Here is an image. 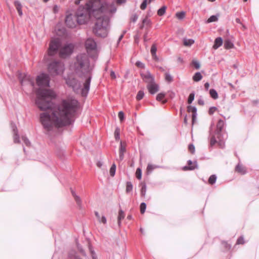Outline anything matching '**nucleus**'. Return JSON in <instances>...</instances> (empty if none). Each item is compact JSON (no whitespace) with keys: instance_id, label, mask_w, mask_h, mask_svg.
Masks as SVG:
<instances>
[{"instance_id":"8","label":"nucleus","mask_w":259,"mask_h":259,"mask_svg":"<svg viewBox=\"0 0 259 259\" xmlns=\"http://www.w3.org/2000/svg\"><path fill=\"white\" fill-rule=\"evenodd\" d=\"M18 73L19 79L22 85L29 84L32 87L34 86L33 79L30 75L25 73H22L19 72H18Z\"/></svg>"},{"instance_id":"13","label":"nucleus","mask_w":259,"mask_h":259,"mask_svg":"<svg viewBox=\"0 0 259 259\" xmlns=\"http://www.w3.org/2000/svg\"><path fill=\"white\" fill-rule=\"evenodd\" d=\"M85 46L88 53L94 51L96 52L97 50V44L94 39L92 38H88L85 42Z\"/></svg>"},{"instance_id":"12","label":"nucleus","mask_w":259,"mask_h":259,"mask_svg":"<svg viewBox=\"0 0 259 259\" xmlns=\"http://www.w3.org/2000/svg\"><path fill=\"white\" fill-rule=\"evenodd\" d=\"M140 75L143 81L147 84L155 81L154 76L151 74L149 70L141 72Z\"/></svg>"},{"instance_id":"32","label":"nucleus","mask_w":259,"mask_h":259,"mask_svg":"<svg viewBox=\"0 0 259 259\" xmlns=\"http://www.w3.org/2000/svg\"><path fill=\"white\" fill-rule=\"evenodd\" d=\"M147 187L145 184H142V187L141 189V195L142 197H145L146 193Z\"/></svg>"},{"instance_id":"2","label":"nucleus","mask_w":259,"mask_h":259,"mask_svg":"<svg viewBox=\"0 0 259 259\" xmlns=\"http://www.w3.org/2000/svg\"><path fill=\"white\" fill-rule=\"evenodd\" d=\"M72 67L76 74L84 80L83 87L81 89V94L82 96L85 97L90 90L94 65L90 64L87 54H80L76 57Z\"/></svg>"},{"instance_id":"28","label":"nucleus","mask_w":259,"mask_h":259,"mask_svg":"<svg viewBox=\"0 0 259 259\" xmlns=\"http://www.w3.org/2000/svg\"><path fill=\"white\" fill-rule=\"evenodd\" d=\"M124 218V213L123 210L120 209L118 213V224L119 226L120 225L121 221Z\"/></svg>"},{"instance_id":"58","label":"nucleus","mask_w":259,"mask_h":259,"mask_svg":"<svg viewBox=\"0 0 259 259\" xmlns=\"http://www.w3.org/2000/svg\"><path fill=\"white\" fill-rule=\"evenodd\" d=\"M217 108L215 107H211L209 109V114L212 115L213 114L214 111L217 110Z\"/></svg>"},{"instance_id":"35","label":"nucleus","mask_w":259,"mask_h":259,"mask_svg":"<svg viewBox=\"0 0 259 259\" xmlns=\"http://www.w3.org/2000/svg\"><path fill=\"white\" fill-rule=\"evenodd\" d=\"M166 9V7L164 6H162L160 9H159L157 11L158 15L161 16H163L165 13Z\"/></svg>"},{"instance_id":"42","label":"nucleus","mask_w":259,"mask_h":259,"mask_svg":"<svg viewBox=\"0 0 259 259\" xmlns=\"http://www.w3.org/2000/svg\"><path fill=\"white\" fill-rule=\"evenodd\" d=\"M157 47L155 44L152 45L151 48V53L152 56H155V54H156Z\"/></svg>"},{"instance_id":"11","label":"nucleus","mask_w":259,"mask_h":259,"mask_svg":"<svg viewBox=\"0 0 259 259\" xmlns=\"http://www.w3.org/2000/svg\"><path fill=\"white\" fill-rule=\"evenodd\" d=\"M60 43L58 40H53L50 42L48 54L49 56H53L57 53Z\"/></svg>"},{"instance_id":"38","label":"nucleus","mask_w":259,"mask_h":259,"mask_svg":"<svg viewBox=\"0 0 259 259\" xmlns=\"http://www.w3.org/2000/svg\"><path fill=\"white\" fill-rule=\"evenodd\" d=\"M217 180V176L215 175H212L210 176L208 179V182L210 184L213 185L214 184Z\"/></svg>"},{"instance_id":"34","label":"nucleus","mask_w":259,"mask_h":259,"mask_svg":"<svg viewBox=\"0 0 259 259\" xmlns=\"http://www.w3.org/2000/svg\"><path fill=\"white\" fill-rule=\"evenodd\" d=\"M209 94L210 96L214 99H216L218 98V93L214 89H210L209 91Z\"/></svg>"},{"instance_id":"10","label":"nucleus","mask_w":259,"mask_h":259,"mask_svg":"<svg viewBox=\"0 0 259 259\" xmlns=\"http://www.w3.org/2000/svg\"><path fill=\"white\" fill-rule=\"evenodd\" d=\"M66 84L71 87L74 92H77L81 89V84L74 78H68L66 79Z\"/></svg>"},{"instance_id":"25","label":"nucleus","mask_w":259,"mask_h":259,"mask_svg":"<svg viewBox=\"0 0 259 259\" xmlns=\"http://www.w3.org/2000/svg\"><path fill=\"white\" fill-rule=\"evenodd\" d=\"M194 43V40L193 39L184 38L183 44L186 47H190Z\"/></svg>"},{"instance_id":"23","label":"nucleus","mask_w":259,"mask_h":259,"mask_svg":"<svg viewBox=\"0 0 259 259\" xmlns=\"http://www.w3.org/2000/svg\"><path fill=\"white\" fill-rule=\"evenodd\" d=\"M14 5L16 7V9L18 11L19 15L20 16H22L23 15V12L22 10V5L20 2L17 1L14 2Z\"/></svg>"},{"instance_id":"19","label":"nucleus","mask_w":259,"mask_h":259,"mask_svg":"<svg viewBox=\"0 0 259 259\" xmlns=\"http://www.w3.org/2000/svg\"><path fill=\"white\" fill-rule=\"evenodd\" d=\"M125 150H126V149H125V146H124L122 145V143L121 142H120V147H119V159H118V160L119 161H121L123 159V158H124V152H125Z\"/></svg>"},{"instance_id":"4","label":"nucleus","mask_w":259,"mask_h":259,"mask_svg":"<svg viewBox=\"0 0 259 259\" xmlns=\"http://www.w3.org/2000/svg\"><path fill=\"white\" fill-rule=\"evenodd\" d=\"M97 20L93 28L94 33L98 37H106L109 30V18L106 16H97Z\"/></svg>"},{"instance_id":"33","label":"nucleus","mask_w":259,"mask_h":259,"mask_svg":"<svg viewBox=\"0 0 259 259\" xmlns=\"http://www.w3.org/2000/svg\"><path fill=\"white\" fill-rule=\"evenodd\" d=\"M185 14H186V13L185 12L181 11V12H177L176 14V16L178 19H179L180 20H182L185 18Z\"/></svg>"},{"instance_id":"5","label":"nucleus","mask_w":259,"mask_h":259,"mask_svg":"<svg viewBox=\"0 0 259 259\" xmlns=\"http://www.w3.org/2000/svg\"><path fill=\"white\" fill-rule=\"evenodd\" d=\"M97 10L96 11V16L99 13H104L105 14H111L115 13L116 8L114 3H101L98 6L96 7Z\"/></svg>"},{"instance_id":"52","label":"nucleus","mask_w":259,"mask_h":259,"mask_svg":"<svg viewBox=\"0 0 259 259\" xmlns=\"http://www.w3.org/2000/svg\"><path fill=\"white\" fill-rule=\"evenodd\" d=\"M244 238H243V236H241L237 239L236 244H244Z\"/></svg>"},{"instance_id":"20","label":"nucleus","mask_w":259,"mask_h":259,"mask_svg":"<svg viewBox=\"0 0 259 259\" xmlns=\"http://www.w3.org/2000/svg\"><path fill=\"white\" fill-rule=\"evenodd\" d=\"M12 127L14 132V142L15 143H19L20 142V140L17 127L15 124L12 125Z\"/></svg>"},{"instance_id":"17","label":"nucleus","mask_w":259,"mask_h":259,"mask_svg":"<svg viewBox=\"0 0 259 259\" xmlns=\"http://www.w3.org/2000/svg\"><path fill=\"white\" fill-rule=\"evenodd\" d=\"M225 126V122L222 119H220L217 124V130L215 134L217 135H222V130Z\"/></svg>"},{"instance_id":"45","label":"nucleus","mask_w":259,"mask_h":259,"mask_svg":"<svg viewBox=\"0 0 259 259\" xmlns=\"http://www.w3.org/2000/svg\"><path fill=\"white\" fill-rule=\"evenodd\" d=\"M146 208V204L145 202H142L140 205V211L142 214H143Z\"/></svg>"},{"instance_id":"14","label":"nucleus","mask_w":259,"mask_h":259,"mask_svg":"<svg viewBox=\"0 0 259 259\" xmlns=\"http://www.w3.org/2000/svg\"><path fill=\"white\" fill-rule=\"evenodd\" d=\"M65 23L66 25L70 28H74L77 23L75 16L72 14L68 15L66 17Z\"/></svg>"},{"instance_id":"1","label":"nucleus","mask_w":259,"mask_h":259,"mask_svg":"<svg viewBox=\"0 0 259 259\" xmlns=\"http://www.w3.org/2000/svg\"><path fill=\"white\" fill-rule=\"evenodd\" d=\"M36 94L35 103L37 107L42 111L49 110L40 114V121L46 134L49 135L53 131L54 126L61 127L73 122L78 106L76 100L68 98L56 106L52 100L56 95L52 90L39 88Z\"/></svg>"},{"instance_id":"16","label":"nucleus","mask_w":259,"mask_h":259,"mask_svg":"<svg viewBox=\"0 0 259 259\" xmlns=\"http://www.w3.org/2000/svg\"><path fill=\"white\" fill-rule=\"evenodd\" d=\"M189 166H185L183 169L184 170H192L195 168H197L198 165L196 161L193 162L191 160L188 161Z\"/></svg>"},{"instance_id":"48","label":"nucleus","mask_w":259,"mask_h":259,"mask_svg":"<svg viewBox=\"0 0 259 259\" xmlns=\"http://www.w3.org/2000/svg\"><path fill=\"white\" fill-rule=\"evenodd\" d=\"M188 149L189 151L192 153L194 154L195 153V147L193 144H191L189 145Z\"/></svg>"},{"instance_id":"30","label":"nucleus","mask_w":259,"mask_h":259,"mask_svg":"<svg viewBox=\"0 0 259 259\" xmlns=\"http://www.w3.org/2000/svg\"><path fill=\"white\" fill-rule=\"evenodd\" d=\"M133 189V184L131 182H127L126 183V193H129L132 191Z\"/></svg>"},{"instance_id":"56","label":"nucleus","mask_w":259,"mask_h":259,"mask_svg":"<svg viewBox=\"0 0 259 259\" xmlns=\"http://www.w3.org/2000/svg\"><path fill=\"white\" fill-rule=\"evenodd\" d=\"M115 138L116 140L119 139V130L118 128L115 131Z\"/></svg>"},{"instance_id":"61","label":"nucleus","mask_w":259,"mask_h":259,"mask_svg":"<svg viewBox=\"0 0 259 259\" xmlns=\"http://www.w3.org/2000/svg\"><path fill=\"white\" fill-rule=\"evenodd\" d=\"M198 103L199 105H203L204 104V102L203 100L201 98H200L198 100Z\"/></svg>"},{"instance_id":"62","label":"nucleus","mask_w":259,"mask_h":259,"mask_svg":"<svg viewBox=\"0 0 259 259\" xmlns=\"http://www.w3.org/2000/svg\"><path fill=\"white\" fill-rule=\"evenodd\" d=\"M110 76L113 79H115L116 78V75H115V72L113 71H111L110 72Z\"/></svg>"},{"instance_id":"59","label":"nucleus","mask_w":259,"mask_h":259,"mask_svg":"<svg viewBox=\"0 0 259 259\" xmlns=\"http://www.w3.org/2000/svg\"><path fill=\"white\" fill-rule=\"evenodd\" d=\"M235 22L237 23H238V24H241L242 26V27L245 29H246V27L241 22V21L240 20V19L239 18H236L235 19Z\"/></svg>"},{"instance_id":"47","label":"nucleus","mask_w":259,"mask_h":259,"mask_svg":"<svg viewBox=\"0 0 259 259\" xmlns=\"http://www.w3.org/2000/svg\"><path fill=\"white\" fill-rule=\"evenodd\" d=\"M22 140L23 141V142L25 144L26 146H29L30 144V142L29 141V140L27 139V137L23 136L22 137Z\"/></svg>"},{"instance_id":"63","label":"nucleus","mask_w":259,"mask_h":259,"mask_svg":"<svg viewBox=\"0 0 259 259\" xmlns=\"http://www.w3.org/2000/svg\"><path fill=\"white\" fill-rule=\"evenodd\" d=\"M126 0H117L116 3L118 5L124 4L126 2Z\"/></svg>"},{"instance_id":"64","label":"nucleus","mask_w":259,"mask_h":259,"mask_svg":"<svg viewBox=\"0 0 259 259\" xmlns=\"http://www.w3.org/2000/svg\"><path fill=\"white\" fill-rule=\"evenodd\" d=\"M204 87L206 90H208L209 87V84L208 82H206L204 84Z\"/></svg>"},{"instance_id":"46","label":"nucleus","mask_w":259,"mask_h":259,"mask_svg":"<svg viewBox=\"0 0 259 259\" xmlns=\"http://www.w3.org/2000/svg\"><path fill=\"white\" fill-rule=\"evenodd\" d=\"M195 97V93L194 92L191 93L189 96L188 103V104H191L194 99Z\"/></svg>"},{"instance_id":"26","label":"nucleus","mask_w":259,"mask_h":259,"mask_svg":"<svg viewBox=\"0 0 259 259\" xmlns=\"http://www.w3.org/2000/svg\"><path fill=\"white\" fill-rule=\"evenodd\" d=\"M71 193H72V195L74 196V199H75L77 204L80 207L81 205V200L80 198L78 196L76 195V194L74 191L72 190Z\"/></svg>"},{"instance_id":"9","label":"nucleus","mask_w":259,"mask_h":259,"mask_svg":"<svg viewBox=\"0 0 259 259\" xmlns=\"http://www.w3.org/2000/svg\"><path fill=\"white\" fill-rule=\"evenodd\" d=\"M74 45L72 44L65 45L60 50V56L61 57L65 58L70 56L73 52Z\"/></svg>"},{"instance_id":"6","label":"nucleus","mask_w":259,"mask_h":259,"mask_svg":"<svg viewBox=\"0 0 259 259\" xmlns=\"http://www.w3.org/2000/svg\"><path fill=\"white\" fill-rule=\"evenodd\" d=\"M48 70L52 75H58L63 72L64 65L61 61H54L49 64Z\"/></svg>"},{"instance_id":"60","label":"nucleus","mask_w":259,"mask_h":259,"mask_svg":"<svg viewBox=\"0 0 259 259\" xmlns=\"http://www.w3.org/2000/svg\"><path fill=\"white\" fill-rule=\"evenodd\" d=\"M101 223H103V224H105L107 222L106 218L105 216H102L99 221Z\"/></svg>"},{"instance_id":"39","label":"nucleus","mask_w":259,"mask_h":259,"mask_svg":"<svg viewBox=\"0 0 259 259\" xmlns=\"http://www.w3.org/2000/svg\"><path fill=\"white\" fill-rule=\"evenodd\" d=\"M115 171H116V165L115 164L113 163L110 169V175L111 177H114V175H115Z\"/></svg>"},{"instance_id":"18","label":"nucleus","mask_w":259,"mask_h":259,"mask_svg":"<svg viewBox=\"0 0 259 259\" xmlns=\"http://www.w3.org/2000/svg\"><path fill=\"white\" fill-rule=\"evenodd\" d=\"M235 171L241 175H244L246 173V169L245 167L240 163H238V164L236 166Z\"/></svg>"},{"instance_id":"51","label":"nucleus","mask_w":259,"mask_h":259,"mask_svg":"<svg viewBox=\"0 0 259 259\" xmlns=\"http://www.w3.org/2000/svg\"><path fill=\"white\" fill-rule=\"evenodd\" d=\"M136 65L137 67L141 68H144L145 67V64L139 61H137V62L136 63Z\"/></svg>"},{"instance_id":"40","label":"nucleus","mask_w":259,"mask_h":259,"mask_svg":"<svg viewBox=\"0 0 259 259\" xmlns=\"http://www.w3.org/2000/svg\"><path fill=\"white\" fill-rule=\"evenodd\" d=\"M158 167V166H156V165H153V164H149L147 166V172H151L152 171L156 168Z\"/></svg>"},{"instance_id":"36","label":"nucleus","mask_w":259,"mask_h":259,"mask_svg":"<svg viewBox=\"0 0 259 259\" xmlns=\"http://www.w3.org/2000/svg\"><path fill=\"white\" fill-rule=\"evenodd\" d=\"M144 96V92L143 90H140L138 92V94L136 96V99L138 101H140L143 99Z\"/></svg>"},{"instance_id":"55","label":"nucleus","mask_w":259,"mask_h":259,"mask_svg":"<svg viewBox=\"0 0 259 259\" xmlns=\"http://www.w3.org/2000/svg\"><path fill=\"white\" fill-rule=\"evenodd\" d=\"M102 0H92V1H90V2H92L93 3L94 7L96 8V3L98 4V5H99V4L100 5L101 3L102 2Z\"/></svg>"},{"instance_id":"53","label":"nucleus","mask_w":259,"mask_h":259,"mask_svg":"<svg viewBox=\"0 0 259 259\" xmlns=\"http://www.w3.org/2000/svg\"><path fill=\"white\" fill-rule=\"evenodd\" d=\"M118 117L121 121H122L124 118V113L122 111H120L118 113Z\"/></svg>"},{"instance_id":"22","label":"nucleus","mask_w":259,"mask_h":259,"mask_svg":"<svg viewBox=\"0 0 259 259\" xmlns=\"http://www.w3.org/2000/svg\"><path fill=\"white\" fill-rule=\"evenodd\" d=\"M222 44H223L222 38L220 37H217L214 40V43L213 46V48L214 49H217L220 46H221L222 45Z\"/></svg>"},{"instance_id":"54","label":"nucleus","mask_w":259,"mask_h":259,"mask_svg":"<svg viewBox=\"0 0 259 259\" xmlns=\"http://www.w3.org/2000/svg\"><path fill=\"white\" fill-rule=\"evenodd\" d=\"M193 64L194 65V67L196 69H199L200 65L198 61H193L192 62Z\"/></svg>"},{"instance_id":"41","label":"nucleus","mask_w":259,"mask_h":259,"mask_svg":"<svg viewBox=\"0 0 259 259\" xmlns=\"http://www.w3.org/2000/svg\"><path fill=\"white\" fill-rule=\"evenodd\" d=\"M216 143H218V141L214 136H213L210 140V147H212Z\"/></svg>"},{"instance_id":"31","label":"nucleus","mask_w":259,"mask_h":259,"mask_svg":"<svg viewBox=\"0 0 259 259\" xmlns=\"http://www.w3.org/2000/svg\"><path fill=\"white\" fill-rule=\"evenodd\" d=\"M219 16V14H218L217 15L211 16L207 20V22L211 23V22H213L218 21Z\"/></svg>"},{"instance_id":"50","label":"nucleus","mask_w":259,"mask_h":259,"mask_svg":"<svg viewBox=\"0 0 259 259\" xmlns=\"http://www.w3.org/2000/svg\"><path fill=\"white\" fill-rule=\"evenodd\" d=\"M147 0H143L142 3L140 6V8L142 10H145L147 7Z\"/></svg>"},{"instance_id":"43","label":"nucleus","mask_w":259,"mask_h":259,"mask_svg":"<svg viewBox=\"0 0 259 259\" xmlns=\"http://www.w3.org/2000/svg\"><path fill=\"white\" fill-rule=\"evenodd\" d=\"M165 94L163 93H160L158 94L156 96V100L158 101H161L165 97Z\"/></svg>"},{"instance_id":"44","label":"nucleus","mask_w":259,"mask_h":259,"mask_svg":"<svg viewBox=\"0 0 259 259\" xmlns=\"http://www.w3.org/2000/svg\"><path fill=\"white\" fill-rule=\"evenodd\" d=\"M136 177L138 179L141 180L142 177V170L140 168H138L136 172Z\"/></svg>"},{"instance_id":"24","label":"nucleus","mask_w":259,"mask_h":259,"mask_svg":"<svg viewBox=\"0 0 259 259\" xmlns=\"http://www.w3.org/2000/svg\"><path fill=\"white\" fill-rule=\"evenodd\" d=\"M187 110L189 112L193 113L192 119H193V120H194L195 115L196 114V111H197L196 108L194 106H188L187 107Z\"/></svg>"},{"instance_id":"15","label":"nucleus","mask_w":259,"mask_h":259,"mask_svg":"<svg viewBox=\"0 0 259 259\" xmlns=\"http://www.w3.org/2000/svg\"><path fill=\"white\" fill-rule=\"evenodd\" d=\"M147 88L149 92L152 94H155L159 91V85L155 83V81L147 85Z\"/></svg>"},{"instance_id":"29","label":"nucleus","mask_w":259,"mask_h":259,"mask_svg":"<svg viewBox=\"0 0 259 259\" xmlns=\"http://www.w3.org/2000/svg\"><path fill=\"white\" fill-rule=\"evenodd\" d=\"M234 47L233 44L230 40H226L224 42V47L225 49H229Z\"/></svg>"},{"instance_id":"37","label":"nucleus","mask_w":259,"mask_h":259,"mask_svg":"<svg viewBox=\"0 0 259 259\" xmlns=\"http://www.w3.org/2000/svg\"><path fill=\"white\" fill-rule=\"evenodd\" d=\"M165 80L170 83L173 81V77L169 73L167 72L165 74Z\"/></svg>"},{"instance_id":"21","label":"nucleus","mask_w":259,"mask_h":259,"mask_svg":"<svg viewBox=\"0 0 259 259\" xmlns=\"http://www.w3.org/2000/svg\"><path fill=\"white\" fill-rule=\"evenodd\" d=\"M217 138L218 139V144L221 148H223L225 147L224 140L227 137L224 138L223 135H217Z\"/></svg>"},{"instance_id":"57","label":"nucleus","mask_w":259,"mask_h":259,"mask_svg":"<svg viewBox=\"0 0 259 259\" xmlns=\"http://www.w3.org/2000/svg\"><path fill=\"white\" fill-rule=\"evenodd\" d=\"M138 19V16L135 14L131 17V21L133 22H135Z\"/></svg>"},{"instance_id":"49","label":"nucleus","mask_w":259,"mask_h":259,"mask_svg":"<svg viewBox=\"0 0 259 259\" xmlns=\"http://www.w3.org/2000/svg\"><path fill=\"white\" fill-rule=\"evenodd\" d=\"M143 23L144 25H150L151 24V20L148 18V17H146L143 20Z\"/></svg>"},{"instance_id":"27","label":"nucleus","mask_w":259,"mask_h":259,"mask_svg":"<svg viewBox=\"0 0 259 259\" xmlns=\"http://www.w3.org/2000/svg\"><path fill=\"white\" fill-rule=\"evenodd\" d=\"M202 78V75L199 72H197L195 73L193 76V79L195 81H199Z\"/></svg>"},{"instance_id":"7","label":"nucleus","mask_w":259,"mask_h":259,"mask_svg":"<svg viewBox=\"0 0 259 259\" xmlns=\"http://www.w3.org/2000/svg\"><path fill=\"white\" fill-rule=\"evenodd\" d=\"M36 83L40 87H48L50 85V77L48 74L41 73L37 77Z\"/></svg>"},{"instance_id":"3","label":"nucleus","mask_w":259,"mask_h":259,"mask_svg":"<svg viewBox=\"0 0 259 259\" xmlns=\"http://www.w3.org/2000/svg\"><path fill=\"white\" fill-rule=\"evenodd\" d=\"M97 9L94 7L93 3L92 2L87 3L85 7L80 6L75 13L76 21L79 24H84L86 23L90 19V14L91 13L96 17V11Z\"/></svg>"}]
</instances>
